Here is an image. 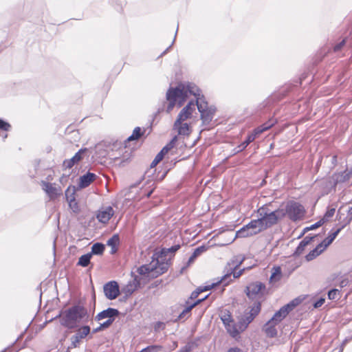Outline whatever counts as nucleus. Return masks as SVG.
Listing matches in <instances>:
<instances>
[{"label":"nucleus","instance_id":"f257e3e1","mask_svg":"<svg viewBox=\"0 0 352 352\" xmlns=\"http://www.w3.org/2000/svg\"><path fill=\"white\" fill-rule=\"evenodd\" d=\"M177 245L168 250L156 251L152 256L148 264L144 265L138 269V276H136L133 282L129 283L124 289L126 294H132L141 284L145 283L151 278L165 273L169 267L171 259L170 252H174L179 249Z\"/></svg>","mask_w":352,"mask_h":352},{"label":"nucleus","instance_id":"f03ea898","mask_svg":"<svg viewBox=\"0 0 352 352\" xmlns=\"http://www.w3.org/2000/svg\"><path fill=\"white\" fill-rule=\"evenodd\" d=\"M261 306L259 303H255L250 311L240 319L236 324L232 318L230 311H221L220 318L223 322L228 333L233 338H236L241 333L244 331L248 324L253 320L255 316L259 313Z\"/></svg>","mask_w":352,"mask_h":352},{"label":"nucleus","instance_id":"7ed1b4c3","mask_svg":"<svg viewBox=\"0 0 352 352\" xmlns=\"http://www.w3.org/2000/svg\"><path fill=\"white\" fill-rule=\"evenodd\" d=\"M60 318L61 324L69 329H73L81 321L87 320L88 314L85 308L75 306L63 312Z\"/></svg>","mask_w":352,"mask_h":352},{"label":"nucleus","instance_id":"20e7f679","mask_svg":"<svg viewBox=\"0 0 352 352\" xmlns=\"http://www.w3.org/2000/svg\"><path fill=\"white\" fill-rule=\"evenodd\" d=\"M188 87L183 85H179L176 88H170L166 93V99L168 101L167 107V112H170L175 106L180 107L186 99L188 98L189 94H192Z\"/></svg>","mask_w":352,"mask_h":352},{"label":"nucleus","instance_id":"39448f33","mask_svg":"<svg viewBox=\"0 0 352 352\" xmlns=\"http://www.w3.org/2000/svg\"><path fill=\"white\" fill-rule=\"evenodd\" d=\"M258 213L261 217L257 221L262 230L276 224L279 220L284 218L285 214L284 211L280 210V208L272 212H267L266 208H261L258 210Z\"/></svg>","mask_w":352,"mask_h":352},{"label":"nucleus","instance_id":"423d86ee","mask_svg":"<svg viewBox=\"0 0 352 352\" xmlns=\"http://www.w3.org/2000/svg\"><path fill=\"white\" fill-rule=\"evenodd\" d=\"M284 211V217H288L293 221L301 219L305 215V209L302 205L294 201H289L280 207Z\"/></svg>","mask_w":352,"mask_h":352},{"label":"nucleus","instance_id":"0eeeda50","mask_svg":"<svg viewBox=\"0 0 352 352\" xmlns=\"http://www.w3.org/2000/svg\"><path fill=\"white\" fill-rule=\"evenodd\" d=\"M261 231L263 230L257 219L252 220L248 224L238 230L236 232L234 236L231 237V239L228 241V243H232L236 238H245L252 236L253 235L257 234Z\"/></svg>","mask_w":352,"mask_h":352},{"label":"nucleus","instance_id":"6e6552de","mask_svg":"<svg viewBox=\"0 0 352 352\" xmlns=\"http://www.w3.org/2000/svg\"><path fill=\"white\" fill-rule=\"evenodd\" d=\"M243 261V258L241 256H236L231 259L225 267L226 274L223 277L222 280L226 281L227 278L230 277L231 275H232L234 278L239 277L241 275L242 272L241 270L237 271V270Z\"/></svg>","mask_w":352,"mask_h":352},{"label":"nucleus","instance_id":"1a4fd4ad","mask_svg":"<svg viewBox=\"0 0 352 352\" xmlns=\"http://www.w3.org/2000/svg\"><path fill=\"white\" fill-rule=\"evenodd\" d=\"M193 95L196 97L195 106L197 107L199 111L201 113V118L205 121H208L211 119V116L214 113V109L208 107V104L205 101L203 96H201L199 93L193 92Z\"/></svg>","mask_w":352,"mask_h":352},{"label":"nucleus","instance_id":"9d476101","mask_svg":"<svg viewBox=\"0 0 352 352\" xmlns=\"http://www.w3.org/2000/svg\"><path fill=\"white\" fill-rule=\"evenodd\" d=\"M299 302L300 300L298 299H294L287 305L282 307L274 314L270 320L274 322L276 324H278Z\"/></svg>","mask_w":352,"mask_h":352},{"label":"nucleus","instance_id":"9b49d317","mask_svg":"<svg viewBox=\"0 0 352 352\" xmlns=\"http://www.w3.org/2000/svg\"><path fill=\"white\" fill-rule=\"evenodd\" d=\"M265 289V287L263 283H252L247 287V295L250 298L258 300L264 295Z\"/></svg>","mask_w":352,"mask_h":352},{"label":"nucleus","instance_id":"f8f14e48","mask_svg":"<svg viewBox=\"0 0 352 352\" xmlns=\"http://www.w3.org/2000/svg\"><path fill=\"white\" fill-rule=\"evenodd\" d=\"M195 111V104L190 101L179 112L176 120V124L178 125L181 122H184L191 118L192 113Z\"/></svg>","mask_w":352,"mask_h":352},{"label":"nucleus","instance_id":"ddd939ff","mask_svg":"<svg viewBox=\"0 0 352 352\" xmlns=\"http://www.w3.org/2000/svg\"><path fill=\"white\" fill-rule=\"evenodd\" d=\"M104 292L107 298L110 300L116 298L120 294L118 284L116 281L107 283L104 285Z\"/></svg>","mask_w":352,"mask_h":352},{"label":"nucleus","instance_id":"4468645a","mask_svg":"<svg viewBox=\"0 0 352 352\" xmlns=\"http://www.w3.org/2000/svg\"><path fill=\"white\" fill-rule=\"evenodd\" d=\"M114 214L113 209L110 207L102 208L98 210L96 217L98 220L102 223H107L109 221V219L113 217Z\"/></svg>","mask_w":352,"mask_h":352},{"label":"nucleus","instance_id":"2eb2a0df","mask_svg":"<svg viewBox=\"0 0 352 352\" xmlns=\"http://www.w3.org/2000/svg\"><path fill=\"white\" fill-rule=\"evenodd\" d=\"M75 191L76 189L74 186H69L65 191V195L70 208L74 212H76L78 211V206L74 197Z\"/></svg>","mask_w":352,"mask_h":352},{"label":"nucleus","instance_id":"dca6fc26","mask_svg":"<svg viewBox=\"0 0 352 352\" xmlns=\"http://www.w3.org/2000/svg\"><path fill=\"white\" fill-rule=\"evenodd\" d=\"M271 124H264L256 129L254 132L249 135L247 140L243 143V148L246 147L250 142L254 140L256 136L270 128Z\"/></svg>","mask_w":352,"mask_h":352},{"label":"nucleus","instance_id":"f3484780","mask_svg":"<svg viewBox=\"0 0 352 352\" xmlns=\"http://www.w3.org/2000/svg\"><path fill=\"white\" fill-rule=\"evenodd\" d=\"M175 141L176 138H173V140L168 144L162 148V150L157 155L151 163L152 167L156 166L163 159L164 156L168 153V151L174 146Z\"/></svg>","mask_w":352,"mask_h":352},{"label":"nucleus","instance_id":"a211bd4d","mask_svg":"<svg viewBox=\"0 0 352 352\" xmlns=\"http://www.w3.org/2000/svg\"><path fill=\"white\" fill-rule=\"evenodd\" d=\"M118 314V311L115 309L108 308L99 313L96 316V319L98 321H100L104 319H114V317Z\"/></svg>","mask_w":352,"mask_h":352},{"label":"nucleus","instance_id":"6ab92c4d","mask_svg":"<svg viewBox=\"0 0 352 352\" xmlns=\"http://www.w3.org/2000/svg\"><path fill=\"white\" fill-rule=\"evenodd\" d=\"M96 179V175L88 173L81 176L79 179V188H84L87 187Z\"/></svg>","mask_w":352,"mask_h":352},{"label":"nucleus","instance_id":"aec40b11","mask_svg":"<svg viewBox=\"0 0 352 352\" xmlns=\"http://www.w3.org/2000/svg\"><path fill=\"white\" fill-rule=\"evenodd\" d=\"M283 274L281 269L279 266H274L272 268L271 275L270 277V283L271 284H275L280 280Z\"/></svg>","mask_w":352,"mask_h":352},{"label":"nucleus","instance_id":"412c9836","mask_svg":"<svg viewBox=\"0 0 352 352\" xmlns=\"http://www.w3.org/2000/svg\"><path fill=\"white\" fill-rule=\"evenodd\" d=\"M276 324L272 320H269L264 326L263 330L266 334L267 336L270 338H274L277 334V329L276 328Z\"/></svg>","mask_w":352,"mask_h":352},{"label":"nucleus","instance_id":"4be33fe9","mask_svg":"<svg viewBox=\"0 0 352 352\" xmlns=\"http://www.w3.org/2000/svg\"><path fill=\"white\" fill-rule=\"evenodd\" d=\"M43 188L51 198H54L61 193V189L57 188L50 184L44 183Z\"/></svg>","mask_w":352,"mask_h":352},{"label":"nucleus","instance_id":"5701e85b","mask_svg":"<svg viewBox=\"0 0 352 352\" xmlns=\"http://www.w3.org/2000/svg\"><path fill=\"white\" fill-rule=\"evenodd\" d=\"M84 151L85 150H80L73 157L65 160L63 163L64 166L68 168H72L76 163L78 162L82 159V154Z\"/></svg>","mask_w":352,"mask_h":352},{"label":"nucleus","instance_id":"b1692460","mask_svg":"<svg viewBox=\"0 0 352 352\" xmlns=\"http://www.w3.org/2000/svg\"><path fill=\"white\" fill-rule=\"evenodd\" d=\"M340 230L341 228H338L334 231H331L329 236L320 243L324 250L333 241Z\"/></svg>","mask_w":352,"mask_h":352},{"label":"nucleus","instance_id":"393cba45","mask_svg":"<svg viewBox=\"0 0 352 352\" xmlns=\"http://www.w3.org/2000/svg\"><path fill=\"white\" fill-rule=\"evenodd\" d=\"M174 126L180 135H188L191 132L190 126L187 123H184V122H181L178 125L176 124L175 122Z\"/></svg>","mask_w":352,"mask_h":352},{"label":"nucleus","instance_id":"a878e982","mask_svg":"<svg viewBox=\"0 0 352 352\" xmlns=\"http://www.w3.org/2000/svg\"><path fill=\"white\" fill-rule=\"evenodd\" d=\"M324 251V249L322 248V246L319 244L314 250H313L311 252H310L307 256L306 259L307 261H309L315 258L316 256L320 255L322 252Z\"/></svg>","mask_w":352,"mask_h":352},{"label":"nucleus","instance_id":"bb28decb","mask_svg":"<svg viewBox=\"0 0 352 352\" xmlns=\"http://www.w3.org/2000/svg\"><path fill=\"white\" fill-rule=\"evenodd\" d=\"M313 237L312 236H306L299 244V245L298 246V248H296V253L298 254H300L305 248L311 242V241L312 240Z\"/></svg>","mask_w":352,"mask_h":352},{"label":"nucleus","instance_id":"cd10ccee","mask_svg":"<svg viewBox=\"0 0 352 352\" xmlns=\"http://www.w3.org/2000/svg\"><path fill=\"white\" fill-rule=\"evenodd\" d=\"M119 243V237L118 235H113L107 241V245L111 247V253L113 254L116 251V247Z\"/></svg>","mask_w":352,"mask_h":352},{"label":"nucleus","instance_id":"c85d7f7f","mask_svg":"<svg viewBox=\"0 0 352 352\" xmlns=\"http://www.w3.org/2000/svg\"><path fill=\"white\" fill-rule=\"evenodd\" d=\"M104 250V245L102 243H97L94 244L93 246L91 247V252L90 254H91V255L92 254H96V255L102 254Z\"/></svg>","mask_w":352,"mask_h":352},{"label":"nucleus","instance_id":"c756f323","mask_svg":"<svg viewBox=\"0 0 352 352\" xmlns=\"http://www.w3.org/2000/svg\"><path fill=\"white\" fill-rule=\"evenodd\" d=\"M90 333V327L89 326H83L77 330L76 335L80 338H85Z\"/></svg>","mask_w":352,"mask_h":352},{"label":"nucleus","instance_id":"7c9ffc66","mask_svg":"<svg viewBox=\"0 0 352 352\" xmlns=\"http://www.w3.org/2000/svg\"><path fill=\"white\" fill-rule=\"evenodd\" d=\"M10 128V125L8 123L0 120V135H2L4 138H6L7 137L6 132H7Z\"/></svg>","mask_w":352,"mask_h":352},{"label":"nucleus","instance_id":"2f4dec72","mask_svg":"<svg viewBox=\"0 0 352 352\" xmlns=\"http://www.w3.org/2000/svg\"><path fill=\"white\" fill-rule=\"evenodd\" d=\"M91 258V254H86L81 256L78 261V264L82 267H86L89 263L90 259Z\"/></svg>","mask_w":352,"mask_h":352},{"label":"nucleus","instance_id":"473e14b6","mask_svg":"<svg viewBox=\"0 0 352 352\" xmlns=\"http://www.w3.org/2000/svg\"><path fill=\"white\" fill-rule=\"evenodd\" d=\"M213 285H207L205 287H200L197 288L194 292L192 293L191 298H197L199 293L210 289L213 287Z\"/></svg>","mask_w":352,"mask_h":352},{"label":"nucleus","instance_id":"72a5a7b5","mask_svg":"<svg viewBox=\"0 0 352 352\" xmlns=\"http://www.w3.org/2000/svg\"><path fill=\"white\" fill-rule=\"evenodd\" d=\"M140 136H141L140 128V127H136V128L133 130V132L132 135H130V136L128 138V140H129V141H131V140H137V139H138V138H139Z\"/></svg>","mask_w":352,"mask_h":352},{"label":"nucleus","instance_id":"f704fd0d","mask_svg":"<svg viewBox=\"0 0 352 352\" xmlns=\"http://www.w3.org/2000/svg\"><path fill=\"white\" fill-rule=\"evenodd\" d=\"M338 285L341 287L346 286L349 283V278L347 275L341 276L338 280Z\"/></svg>","mask_w":352,"mask_h":352},{"label":"nucleus","instance_id":"c9c22d12","mask_svg":"<svg viewBox=\"0 0 352 352\" xmlns=\"http://www.w3.org/2000/svg\"><path fill=\"white\" fill-rule=\"evenodd\" d=\"M339 295H340V292L338 289H331L328 293V297L331 300L336 299Z\"/></svg>","mask_w":352,"mask_h":352},{"label":"nucleus","instance_id":"e433bc0d","mask_svg":"<svg viewBox=\"0 0 352 352\" xmlns=\"http://www.w3.org/2000/svg\"><path fill=\"white\" fill-rule=\"evenodd\" d=\"M80 340H81V339L76 334L73 336L71 338L72 346L74 348L77 347L78 346V344H80Z\"/></svg>","mask_w":352,"mask_h":352},{"label":"nucleus","instance_id":"4c0bfd02","mask_svg":"<svg viewBox=\"0 0 352 352\" xmlns=\"http://www.w3.org/2000/svg\"><path fill=\"white\" fill-rule=\"evenodd\" d=\"M334 213H335V209L334 208H331V209L329 210L325 213L323 219H322L323 222H324L326 221H328L330 218H331L334 215Z\"/></svg>","mask_w":352,"mask_h":352},{"label":"nucleus","instance_id":"58836bf2","mask_svg":"<svg viewBox=\"0 0 352 352\" xmlns=\"http://www.w3.org/2000/svg\"><path fill=\"white\" fill-rule=\"evenodd\" d=\"M207 248L205 246H201L197 248H196L194 251V257H197L201 254L206 251Z\"/></svg>","mask_w":352,"mask_h":352},{"label":"nucleus","instance_id":"ea45409f","mask_svg":"<svg viewBox=\"0 0 352 352\" xmlns=\"http://www.w3.org/2000/svg\"><path fill=\"white\" fill-rule=\"evenodd\" d=\"M324 223L323 221L321 219L319 221H318L317 223L311 225L310 227H307L305 229V231H307V230H314V229H316L320 226H321L322 224Z\"/></svg>","mask_w":352,"mask_h":352},{"label":"nucleus","instance_id":"a19ab883","mask_svg":"<svg viewBox=\"0 0 352 352\" xmlns=\"http://www.w3.org/2000/svg\"><path fill=\"white\" fill-rule=\"evenodd\" d=\"M207 296H206L204 298H201V299L199 300H198L196 303H195L193 305H192V306H190V307H188V308L186 309H185V310L182 313V314L179 316V317H180V318H182V316L183 315H184V314H186L189 313L190 310L192 309V307L195 305H196L197 303H198V302H201V301L204 300L206 298H207Z\"/></svg>","mask_w":352,"mask_h":352},{"label":"nucleus","instance_id":"79ce46f5","mask_svg":"<svg viewBox=\"0 0 352 352\" xmlns=\"http://www.w3.org/2000/svg\"><path fill=\"white\" fill-rule=\"evenodd\" d=\"M113 320L114 319L107 320L105 322L100 324L101 327H102L103 329L108 327L113 322Z\"/></svg>","mask_w":352,"mask_h":352},{"label":"nucleus","instance_id":"37998d69","mask_svg":"<svg viewBox=\"0 0 352 352\" xmlns=\"http://www.w3.org/2000/svg\"><path fill=\"white\" fill-rule=\"evenodd\" d=\"M324 302V298H320L318 301H316L314 306L315 308H318L320 307H321Z\"/></svg>","mask_w":352,"mask_h":352},{"label":"nucleus","instance_id":"c03bdc74","mask_svg":"<svg viewBox=\"0 0 352 352\" xmlns=\"http://www.w3.org/2000/svg\"><path fill=\"white\" fill-rule=\"evenodd\" d=\"M157 350V349L154 346L148 347L146 349H142L140 352H155Z\"/></svg>","mask_w":352,"mask_h":352},{"label":"nucleus","instance_id":"a18cd8bd","mask_svg":"<svg viewBox=\"0 0 352 352\" xmlns=\"http://www.w3.org/2000/svg\"><path fill=\"white\" fill-rule=\"evenodd\" d=\"M344 41H343L340 44H339L338 45H336L335 47V50H338L341 48V47L342 46V45H344Z\"/></svg>","mask_w":352,"mask_h":352},{"label":"nucleus","instance_id":"49530a36","mask_svg":"<svg viewBox=\"0 0 352 352\" xmlns=\"http://www.w3.org/2000/svg\"><path fill=\"white\" fill-rule=\"evenodd\" d=\"M196 258L197 257H194V253H193L192 255L190 257L188 263H192Z\"/></svg>","mask_w":352,"mask_h":352},{"label":"nucleus","instance_id":"de8ad7c7","mask_svg":"<svg viewBox=\"0 0 352 352\" xmlns=\"http://www.w3.org/2000/svg\"><path fill=\"white\" fill-rule=\"evenodd\" d=\"M103 329L102 327H101V325L100 326V327L98 328H96V329L94 330V332H97L99 330Z\"/></svg>","mask_w":352,"mask_h":352}]
</instances>
